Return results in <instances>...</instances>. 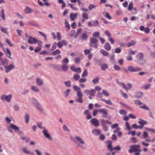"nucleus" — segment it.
<instances>
[{
  "label": "nucleus",
  "mask_w": 155,
  "mask_h": 155,
  "mask_svg": "<svg viewBox=\"0 0 155 155\" xmlns=\"http://www.w3.org/2000/svg\"><path fill=\"white\" fill-rule=\"evenodd\" d=\"M93 134L95 136H98L101 134V131L98 129H95L92 130V131Z\"/></svg>",
  "instance_id": "nucleus-19"
},
{
  "label": "nucleus",
  "mask_w": 155,
  "mask_h": 155,
  "mask_svg": "<svg viewBox=\"0 0 155 155\" xmlns=\"http://www.w3.org/2000/svg\"><path fill=\"white\" fill-rule=\"evenodd\" d=\"M90 123L95 127H98L99 125L98 120L95 118L92 119L90 121Z\"/></svg>",
  "instance_id": "nucleus-13"
},
{
  "label": "nucleus",
  "mask_w": 155,
  "mask_h": 155,
  "mask_svg": "<svg viewBox=\"0 0 155 155\" xmlns=\"http://www.w3.org/2000/svg\"><path fill=\"white\" fill-rule=\"evenodd\" d=\"M31 102L35 106L38 102V101L35 98H31L30 100Z\"/></svg>",
  "instance_id": "nucleus-28"
},
{
  "label": "nucleus",
  "mask_w": 155,
  "mask_h": 155,
  "mask_svg": "<svg viewBox=\"0 0 155 155\" xmlns=\"http://www.w3.org/2000/svg\"><path fill=\"white\" fill-rule=\"evenodd\" d=\"M5 53L6 54L8 57L10 58L11 59V54L10 50L8 48H6V51Z\"/></svg>",
  "instance_id": "nucleus-39"
},
{
  "label": "nucleus",
  "mask_w": 155,
  "mask_h": 155,
  "mask_svg": "<svg viewBox=\"0 0 155 155\" xmlns=\"http://www.w3.org/2000/svg\"><path fill=\"white\" fill-rule=\"evenodd\" d=\"M7 127L8 130L9 132H12V130H13L18 135L22 134V132L20 130L19 127L15 124H10L9 125H7Z\"/></svg>",
  "instance_id": "nucleus-2"
},
{
  "label": "nucleus",
  "mask_w": 155,
  "mask_h": 155,
  "mask_svg": "<svg viewBox=\"0 0 155 155\" xmlns=\"http://www.w3.org/2000/svg\"><path fill=\"white\" fill-rule=\"evenodd\" d=\"M25 122L26 124L29 123V115L28 114H26L25 116Z\"/></svg>",
  "instance_id": "nucleus-29"
},
{
  "label": "nucleus",
  "mask_w": 155,
  "mask_h": 155,
  "mask_svg": "<svg viewBox=\"0 0 155 155\" xmlns=\"http://www.w3.org/2000/svg\"><path fill=\"white\" fill-rule=\"evenodd\" d=\"M95 5L92 4H90L88 6V8L90 10H91L95 8Z\"/></svg>",
  "instance_id": "nucleus-50"
},
{
  "label": "nucleus",
  "mask_w": 155,
  "mask_h": 155,
  "mask_svg": "<svg viewBox=\"0 0 155 155\" xmlns=\"http://www.w3.org/2000/svg\"><path fill=\"white\" fill-rule=\"evenodd\" d=\"M121 85L122 87L125 89L127 91L130 90L132 87V85L130 84H127V86H126L123 83H118Z\"/></svg>",
  "instance_id": "nucleus-12"
},
{
  "label": "nucleus",
  "mask_w": 155,
  "mask_h": 155,
  "mask_svg": "<svg viewBox=\"0 0 155 155\" xmlns=\"http://www.w3.org/2000/svg\"><path fill=\"white\" fill-rule=\"evenodd\" d=\"M105 34L108 37V38L111 37V34L109 31L107 30L105 31Z\"/></svg>",
  "instance_id": "nucleus-58"
},
{
  "label": "nucleus",
  "mask_w": 155,
  "mask_h": 155,
  "mask_svg": "<svg viewBox=\"0 0 155 155\" xmlns=\"http://www.w3.org/2000/svg\"><path fill=\"white\" fill-rule=\"evenodd\" d=\"M57 37H56V38H57V39L58 40H60L61 39V36L60 33L59 32H58L57 33Z\"/></svg>",
  "instance_id": "nucleus-59"
},
{
  "label": "nucleus",
  "mask_w": 155,
  "mask_h": 155,
  "mask_svg": "<svg viewBox=\"0 0 155 155\" xmlns=\"http://www.w3.org/2000/svg\"><path fill=\"white\" fill-rule=\"evenodd\" d=\"M101 100L104 102L106 104H108L110 105H112L113 103L112 102L109 100H106L104 99H102Z\"/></svg>",
  "instance_id": "nucleus-27"
},
{
  "label": "nucleus",
  "mask_w": 155,
  "mask_h": 155,
  "mask_svg": "<svg viewBox=\"0 0 155 155\" xmlns=\"http://www.w3.org/2000/svg\"><path fill=\"white\" fill-rule=\"evenodd\" d=\"M62 69L64 71H67L68 70V66L66 64H63L61 65Z\"/></svg>",
  "instance_id": "nucleus-32"
},
{
  "label": "nucleus",
  "mask_w": 155,
  "mask_h": 155,
  "mask_svg": "<svg viewBox=\"0 0 155 155\" xmlns=\"http://www.w3.org/2000/svg\"><path fill=\"white\" fill-rule=\"evenodd\" d=\"M61 53V51L58 49H57L52 53L53 55H55L59 54Z\"/></svg>",
  "instance_id": "nucleus-49"
},
{
  "label": "nucleus",
  "mask_w": 155,
  "mask_h": 155,
  "mask_svg": "<svg viewBox=\"0 0 155 155\" xmlns=\"http://www.w3.org/2000/svg\"><path fill=\"white\" fill-rule=\"evenodd\" d=\"M7 28H6L1 27L0 26V30H1L3 32L6 33H7Z\"/></svg>",
  "instance_id": "nucleus-41"
},
{
  "label": "nucleus",
  "mask_w": 155,
  "mask_h": 155,
  "mask_svg": "<svg viewBox=\"0 0 155 155\" xmlns=\"http://www.w3.org/2000/svg\"><path fill=\"white\" fill-rule=\"evenodd\" d=\"M140 120L138 121L139 124L143 126L144 124H147V122L144 121L142 119H139Z\"/></svg>",
  "instance_id": "nucleus-33"
},
{
  "label": "nucleus",
  "mask_w": 155,
  "mask_h": 155,
  "mask_svg": "<svg viewBox=\"0 0 155 155\" xmlns=\"http://www.w3.org/2000/svg\"><path fill=\"white\" fill-rule=\"evenodd\" d=\"M57 45V44L56 42H54L53 43L51 48V50L52 51L54 50L56 48Z\"/></svg>",
  "instance_id": "nucleus-60"
},
{
  "label": "nucleus",
  "mask_w": 155,
  "mask_h": 155,
  "mask_svg": "<svg viewBox=\"0 0 155 155\" xmlns=\"http://www.w3.org/2000/svg\"><path fill=\"white\" fill-rule=\"evenodd\" d=\"M4 67L5 68V72L6 73L9 72L15 68V65L12 64H11L8 66H5Z\"/></svg>",
  "instance_id": "nucleus-10"
},
{
  "label": "nucleus",
  "mask_w": 155,
  "mask_h": 155,
  "mask_svg": "<svg viewBox=\"0 0 155 155\" xmlns=\"http://www.w3.org/2000/svg\"><path fill=\"white\" fill-rule=\"evenodd\" d=\"M74 142L78 147L82 149H85L84 145L85 142L81 137L78 136H76L74 137Z\"/></svg>",
  "instance_id": "nucleus-1"
},
{
  "label": "nucleus",
  "mask_w": 155,
  "mask_h": 155,
  "mask_svg": "<svg viewBox=\"0 0 155 155\" xmlns=\"http://www.w3.org/2000/svg\"><path fill=\"white\" fill-rule=\"evenodd\" d=\"M134 103L137 105H140L142 104V103L139 100H137L134 101Z\"/></svg>",
  "instance_id": "nucleus-55"
},
{
  "label": "nucleus",
  "mask_w": 155,
  "mask_h": 155,
  "mask_svg": "<svg viewBox=\"0 0 155 155\" xmlns=\"http://www.w3.org/2000/svg\"><path fill=\"white\" fill-rule=\"evenodd\" d=\"M121 51V49L119 48H116L115 50V52L116 53L119 54Z\"/></svg>",
  "instance_id": "nucleus-56"
},
{
  "label": "nucleus",
  "mask_w": 155,
  "mask_h": 155,
  "mask_svg": "<svg viewBox=\"0 0 155 155\" xmlns=\"http://www.w3.org/2000/svg\"><path fill=\"white\" fill-rule=\"evenodd\" d=\"M87 81V79L85 78H81L80 79L79 81V82L80 83H83L86 82Z\"/></svg>",
  "instance_id": "nucleus-62"
},
{
  "label": "nucleus",
  "mask_w": 155,
  "mask_h": 155,
  "mask_svg": "<svg viewBox=\"0 0 155 155\" xmlns=\"http://www.w3.org/2000/svg\"><path fill=\"white\" fill-rule=\"evenodd\" d=\"M33 12L31 8L28 6H26L24 10V12L25 14H31Z\"/></svg>",
  "instance_id": "nucleus-16"
},
{
  "label": "nucleus",
  "mask_w": 155,
  "mask_h": 155,
  "mask_svg": "<svg viewBox=\"0 0 155 155\" xmlns=\"http://www.w3.org/2000/svg\"><path fill=\"white\" fill-rule=\"evenodd\" d=\"M99 78L97 77L93 79L92 80V82L94 83V84H96L99 81Z\"/></svg>",
  "instance_id": "nucleus-64"
},
{
  "label": "nucleus",
  "mask_w": 155,
  "mask_h": 155,
  "mask_svg": "<svg viewBox=\"0 0 155 155\" xmlns=\"http://www.w3.org/2000/svg\"><path fill=\"white\" fill-rule=\"evenodd\" d=\"M12 97L11 94H9L8 95L4 94L2 96L1 99L2 101H5L9 103L11 101Z\"/></svg>",
  "instance_id": "nucleus-7"
},
{
  "label": "nucleus",
  "mask_w": 155,
  "mask_h": 155,
  "mask_svg": "<svg viewBox=\"0 0 155 155\" xmlns=\"http://www.w3.org/2000/svg\"><path fill=\"white\" fill-rule=\"evenodd\" d=\"M144 31L145 33L148 34L150 32V28L148 27L145 28Z\"/></svg>",
  "instance_id": "nucleus-61"
},
{
  "label": "nucleus",
  "mask_w": 155,
  "mask_h": 155,
  "mask_svg": "<svg viewBox=\"0 0 155 155\" xmlns=\"http://www.w3.org/2000/svg\"><path fill=\"white\" fill-rule=\"evenodd\" d=\"M22 150L23 152L25 154H29L30 153V151L27 150L26 147H25L22 148Z\"/></svg>",
  "instance_id": "nucleus-35"
},
{
  "label": "nucleus",
  "mask_w": 155,
  "mask_h": 155,
  "mask_svg": "<svg viewBox=\"0 0 155 155\" xmlns=\"http://www.w3.org/2000/svg\"><path fill=\"white\" fill-rule=\"evenodd\" d=\"M87 75L88 73L87 69H85L82 75V76L83 77H85L87 76Z\"/></svg>",
  "instance_id": "nucleus-52"
},
{
  "label": "nucleus",
  "mask_w": 155,
  "mask_h": 155,
  "mask_svg": "<svg viewBox=\"0 0 155 155\" xmlns=\"http://www.w3.org/2000/svg\"><path fill=\"white\" fill-rule=\"evenodd\" d=\"M104 48L106 50L109 51L111 49V46L110 44L108 43H106L104 45Z\"/></svg>",
  "instance_id": "nucleus-31"
},
{
  "label": "nucleus",
  "mask_w": 155,
  "mask_h": 155,
  "mask_svg": "<svg viewBox=\"0 0 155 155\" xmlns=\"http://www.w3.org/2000/svg\"><path fill=\"white\" fill-rule=\"evenodd\" d=\"M117 127H118V124H114L111 126V128L112 129L117 128Z\"/></svg>",
  "instance_id": "nucleus-57"
},
{
  "label": "nucleus",
  "mask_w": 155,
  "mask_h": 155,
  "mask_svg": "<svg viewBox=\"0 0 155 155\" xmlns=\"http://www.w3.org/2000/svg\"><path fill=\"white\" fill-rule=\"evenodd\" d=\"M107 148L110 151L113 150V148L112 146V142L110 141L107 142Z\"/></svg>",
  "instance_id": "nucleus-23"
},
{
  "label": "nucleus",
  "mask_w": 155,
  "mask_h": 155,
  "mask_svg": "<svg viewBox=\"0 0 155 155\" xmlns=\"http://www.w3.org/2000/svg\"><path fill=\"white\" fill-rule=\"evenodd\" d=\"M35 106L38 110L40 111H42L43 110V108L41 105L39 103V102H38Z\"/></svg>",
  "instance_id": "nucleus-30"
},
{
  "label": "nucleus",
  "mask_w": 155,
  "mask_h": 155,
  "mask_svg": "<svg viewBox=\"0 0 155 155\" xmlns=\"http://www.w3.org/2000/svg\"><path fill=\"white\" fill-rule=\"evenodd\" d=\"M142 105L140 106V108L147 110H150L149 108L145 104L142 103Z\"/></svg>",
  "instance_id": "nucleus-34"
},
{
  "label": "nucleus",
  "mask_w": 155,
  "mask_h": 155,
  "mask_svg": "<svg viewBox=\"0 0 155 155\" xmlns=\"http://www.w3.org/2000/svg\"><path fill=\"white\" fill-rule=\"evenodd\" d=\"M78 13H75L74 14L71 13L70 15V18L72 21H74L77 18L78 16Z\"/></svg>",
  "instance_id": "nucleus-22"
},
{
  "label": "nucleus",
  "mask_w": 155,
  "mask_h": 155,
  "mask_svg": "<svg viewBox=\"0 0 155 155\" xmlns=\"http://www.w3.org/2000/svg\"><path fill=\"white\" fill-rule=\"evenodd\" d=\"M80 75L78 74H75L74 75V77H73V78L74 80H75V81H78V80L79 79V78H80Z\"/></svg>",
  "instance_id": "nucleus-47"
},
{
  "label": "nucleus",
  "mask_w": 155,
  "mask_h": 155,
  "mask_svg": "<svg viewBox=\"0 0 155 155\" xmlns=\"http://www.w3.org/2000/svg\"><path fill=\"white\" fill-rule=\"evenodd\" d=\"M6 42L10 46L12 47L13 46V44L11 42V41L9 40L8 39H6Z\"/></svg>",
  "instance_id": "nucleus-63"
},
{
  "label": "nucleus",
  "mask_w": 155,
  "mask_h": 155,
  "mask_svg": "<svg viewBox=\"0 0 155 155\" xmlns=\"http://www.w3.org/2000/svg\"><path fill=\"white\" fill-rule=\"evenodd\" d=\"M84 92L87 95H90L91 96H94L95 94V90L93 89H91V90H85Z\"/></svg>",
  "instance_id": "nucleus-9"
},
{
  "label": "nucleus",
  "mask_w": 155,
  "mask_h": 155,
  "mask_svg": "<svg viewBox=\"0 0 155 155\" xmlns=\"http://www.w3.org/2000/svg\"><path fill=\"white\" fill-rule=\"evenodd\" d=\"M36 84L38 86H41L43 85V81L42 80L39 78H37L36 80Z\"/></svg>",
  "instance_id": "nucleus-20"
},
{
  "label": "nucleus",
  "mask_w": 155,
  "mask_h": 155,
  "mask_svg": "<svg viewBox=\"0 0 155 155\" xmlns=\"http://www.w3.org/2000/svg\"><path fill=\"white\" fill-rule=\"evenodd\" d=\"M28 42L29 43L31 44H36L37 42H40L41 43V41H38L36 39L31 36L29 37Z\"/></svg>",
  "instance_id": "nucleus-11"
},
{
  "label": "nucleus",
  "mask_w": 155,
  "mask_h": 155,
  "mask_svg": "<svg viewBox=\"0 0 155 155\" xmlns=\"http://www.w3.org/2000/svg\"><path fill=\"white\" fill-rule=\"evenodd\" d=\"M151 86V84H147L145 85H144L143 87V88L145 90H147L150 88Z\"/></svg>",
  "instance_id": "nucleus-45"
},
{
  "label": "nucleus",
  "mask_w": 155,
  "mask_h": 155,
  "mask_svg": "<svg viewBox=\"0 0 155 155\" xmlns=\"http://www.w3.org/2000/svg\"><path fill=\"white\" fill-rule=\"evenodd\" d=\"M88 35L86 33H84L82 34L81 36V40L86 41L88 38Z\"/></svg>",
  "instance_id": "nucleus-18"
},
{
  "label": "nucleus",
  "mask_w": 155,
  "mask_h": 155,
  "mask_svg": "<svg viewBox=\"0 0 155 155\" xmlns=\"http://www.w3.org/2000/svg\"><path fill=\"white\" fill-rule=\"evenodd\" d=\"M141 151L140 149V146L139 145H133L130 147V149L129 150V153H132L136 151Z\"/></svg>",
  "instance_id": "nucleus-5"
},
{
  "label": "nucleus",
  "mask_w": 155,
  "mask_h": 155,
  "mask_svg": "<svg viewBox=\"0 0 155 155\" xmlns=\"http://www.w3.org/2000/svg\"><path fill=\"white\" fill-rule=\"evenodd\" d=\"M31 90L33 91L36 92H38L39 91V89L36 86H32L31 87Z\"/></svg>",
  "instance_id": "nucleus-24"
},
{
  "label": "nucleus",
  "mask_w": 155,
  "mask_h": 155,
  "mask_svg": "<svg viewBox=\"0 0 155 155\" xmlns=\"http://www.w3.org/2000/svg\"><path fill=\"white\" fill-rule=\"evenodd\" d=\"M143 94L142 92H137L135 93V97L137 98L142 97L143 96Z\"/></svg>",
  "instance_id": "nucleus-21"
},
{
  "label": "nucleus",
  "mask_w": 155,
  "mask_h": 155,
  "mask_svg": "<svg viewBox=\"0 0 155 155\" xmlns=\"http://www.w3.org/2000/svg\"><path fill=\"white\" fill-rule=\"evenodd\" d=\"M99 112V109L94 110L93 112V116L94 117L96 116Z\"/></svg>",
  "instance_id": "nucleus-46"
},
{
  "label": "nucleus",
  "mask_w": 155,
  "mask_h": 155,
  "mask_svg": "<svg viewBox=\"0 0 155 155\" xmlns=\"http://www.w3.org/2000/svg\"><path fill=\"white\" fill-rule=\"evenodd\" d=\"M128 69L131 72H137L141 70L140 68L139 67H134L133 66L130 65L128 66Z\"/></svg>",
  "instance_id": "nucleus-8"
},
{
  "label": "nucleus",
  "mask_w": 155,
  "mask_h": 155,
  "mask_svg": "<svg viewBox=\"0 0 155 155\" xmlns=\"http://www.w3.org/2000/svg\"><path fill=\"white\" fill-rule=\"evenodd\" d=\"M37 125L38 128L42 130V132L43 134L45 137L50 140H52V138L50 134L48 133V130L45 127H42V123L39 122H37Z\"/></svg>",
  "instance_id": "nucleus-4"
},
{
  "label": "nucleus",
  "mask_w": 155,
  "mask_h": 155,
  "mask_svg": "<svg viewBox=\"0 0 155 155\" xmlns=\"http://www.w3.org/2000/svg\"><path fill=\"white\" fill-rule=\"evenodd\" d=\"M100 35V33L98 31H96L93 34V36L96 38L98 37Z\"/></svg>",
  "instance_id": "nucleus-54"
},
{
  "label": "nucleus",
  "mask_w": 155,
  "mask_h": 155,
  "mask_svg": "<svg viewBox=\"0 0 155 155\" xmlns=\"http://www.w3.org/2000/svg\"><path fill=\"white\" fill-rule=\"evenodd\" d=\"M143 55L141 53H140L138 54L136 56L137 58L139 60H142L143 61V63H140V64H144L146 62V60L145 59H143Z\"/></svg>",
  "instance_id": "nucleus-15"
},
{
  "label": "nucleus",
  "mask_w": 155,
  "mask_h": 155,
  "mask_svg": "<svg viewBox=\"0 0 155 155\" xmlns=\"http://www.w3.org/2000/svg\"><path fill=\"white\" fill-rule=\"evenodd\" d=\"M41 43H39L36 48L35 50V51L36 53L38 52L41 50Z\"/></svg>",
  "instance_id": "nucleus-26"
},
{
  "label": "nucleus",
  "mask_w": 155,
  "mask_h": 155,
  "mask_svg": "<svg viewBox=\"0 0 155 155\" xmlns=\"http://www.w3.org/2000/svg\"><path fill=\"white\" fill-rule=\"evenodd\" d=\"M119 113L120 115H124L127 114V112L124 110H119Z\"/></svg>",
  "instance_id": "nucleus-44"
},
{
  "label": "nucleus",
  "mask_w": 155,
  "mask_h": 155,
  "mask_svg": "<svg viewBox=\"0 0 155 155\" xmlns=\"http://www.w3.org/2000/svg\"><path fill=\"white\" fill-rule=\"evenodd\" d=\"M99 112L103 114L102 115V117H107V115L108 113L106 109L104 108L100 109Z\"/></svg>",
  "instance_id": "nucleus-14"
},
{
  "label": "nucleus",
  "mask_w": 155,
  "mask_h": 155,
  "mask_svg": "<svg viewBox=\"0 0 155 155\" xmlns=\"http://www.w3.org/2000/svg\"><path fill=\"white\" fill-rule=\"evenodd\" d=\"M73 87L74 91L76 92L77 96L78 97V98L76 99V101L78 103H82L83 94L81 92V89L76 85H74Z\"/></svg>",
  "instance_id": "nucleus-3"
},
{
  "label": "nucleus",
  "mask_w": 155,
  "mask_h": 155,
  "mask_svg": "<svg viewBox=\"0 0 155 155\" xmlns=\"http://www.w3.org/2000/svg\"><path fill=\"white\" fill-rule=\"evenodd\" d=\"M108 66L107 64H104L101 65V69L103 71H104L108 68Z\"/></svg>",
  "instance_id": "nucleus-25"
},
{
  "label": "nucleus",
  "mask_w": 155,
  "mask_h": 155,
  "mask_svg": "<svg viewBox=\"0 0 155 155\" xmlns=\"http://www.w3.org/2000/svg\"><path fill=\"white\" fill-rule=\"evenodd\" d=\"M125 125L127 129L129 131H130L131 127L130 126V124L127 122H126Z\"/></svg>",
  "instance_id": "nucleus-51"
},
{
  "label": "nucleus",
  "mask_w": 155,
  "mask_h": 155,
  "mask_svg": "<svg viewBox=\"0 0 155 155\" xmlns=\"http://www.w3.org/2000/svg\"><path fill=\"white\" fill-rule=\"evenodd\" d=\"M65 27L67 28V31H68L70 29V25L66 21V20H65Z\"/></svg>",
  "instance_id": "nucleus-42"
},
{
  "label": "nucleus",
  "mask_w": 155,
  "mask_h": 155,
  "mask_svg": "<svg viewBox=\"0 0 155 155\" xmlns=\"http://www.w3.org/2000/svg\"><path fill=\"white\" fill-rule=\"evenodd\" d=\"M67 42L65 40H63L60 42H58L57 44V45L59 48H61L63 45H66Z\"/></svg>",
  "instance_id": "nucleus-17"
},
{
  "label": "nucleus",
  "mask_w": 155,
  "mask_h": 155,
  "mask_svg": "<svg viewBox=\"0 0 155 155\" xmlns=\"http://www.w3.org/2000/svg\"><path fill=\"white\" fill-rule=\"evenodd\" d=\"M133 8V3L132 2H130L128 6V11L132 10Z\"/></svg>",
  "instance_id": "nucleus-40"
},
{
  "label": "nucleus",
  "mask_w": 155,
  "mask_h": 155,
  "mask_svg": "<svg viewBox=\"0 0 155 155\" xmlns=\"http://www.w3.org/2000/svg\"><path fill=\"white\" fill-rule=\"evenodd\" d=\"M136 43V41H135L132 40L127 43V45L128 47H130L131 46L134 45Z\"/></svg>",
  "instance_id": "nucleus-37"
},
{
  "label": "nucleus",
  "mask_w": 155,
  "mask_h": 155,
  "mask_svg": "<svg viewBox=\"0 0 155 155\" xmlns=\"http://www.w3.org/2000/svg\"><path fill=\"white\" fill-rule=\"evenodd\" d=\"M68 6H70L72 9L74 11H77L78 10V8L76 7H75L74 6V5L72 4H68Z\"/></svg>",
  "instance_id": "nucleus-43"
},
{
  "label": "nucleus",
  "mask_w": 155,
  "mask_h": 155,
  "mask_svg": "<svg viewBox=\"0 0 155 155\" xmlns=\"http://www.w3.org/2000/svg\"><path fill=\"white\" fill-rule=\"evenodd\" d=\"M100 52L104 56H107L109 55V53L103 49L101 50Z\"/></svg>",
  "instance_id": "nucleus-36"
},
{
  "label": "nucleus",
  "mask_w": 155,
  "mask_h": 155,
  "mask_svg": "<svg viewBox=\"0 0 155 155\" xmlns=\"http://www.w3.org/2000/svg\"><path fill=\"white\" fill-rule=\"evenodd\" d=\"M102 93L105 96H108L109 95V94L108 92L106 90H103Z\"/></svg>",
  "instance_id": "nucleus-53"
},
{
  "label": "nucleus",
  "mask_w": 155,
  "mask_h": 155,
  "mask_svg": "<svg viewBox=\"0 0 155 155\" xmlns=\"http://www.w3.org/2000/svg\"><path fill=\"white\" fill-rule=\"evenodd\" d=\"M101 122V124L102 126L106 125V124L107 123V120H104L103 119H101L100 120Z\"/></svg>",
  "instance_id": "nucleus-48"
},
{
  "label": "nucleus",
  "mask_w": 155,
  "mask_h": 155,
  "mask_svg": "<svg viewBox=\"0 0 155 155\" xmlns=\"http://www.w3.org/2000/svg\"><path fill=\"white\" fill-rule=\"evenodd\" d=\"M90 43L89 45L91 47H93L95 48H97V40L94 38H91L90 39Z\"/></svg>",
  "instance_id": "nucleus-6"
},
{
  "label": "nucleus",
  "mask_w": 155,
  "mask_h": 155,
  "mask_svg": "<svg viewBox=\"0 0 155 155\" xmlns=\"http://www.w3.org/2000/svg\"><path fill=\"white\" fill-rule=\"evenodd\" d=\"M71 91V90L70 89H67L66 91H64V96L65 97H67L69 95V93Z\"/></svg>",
  "instance_id": "nucleus-38"
}]
</instances>
